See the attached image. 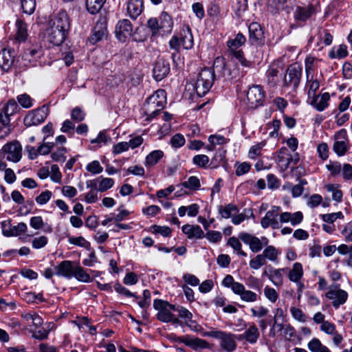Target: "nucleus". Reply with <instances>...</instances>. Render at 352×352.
I'll use <instances>...</instances> for the list:
<instances>
[{"instance_id": "5701e85b", "label": "nucleus", "mask_w": 352, "mask_h": 352, "mask_svg": "<svg viewBox=\"0 0 352 352\" xmlns=\"http://www.w3.org/2000/svg\"><path fill=\"white\" fill-rule=\"evenodd\" d=\"M178 36L184 49L190 50L193 47V36L191 29L188 25H184L181 28L180 33Z\"/></svg>"}, {"instance_id": "6ab92c4d", "label": "nucleus", "mask_w": 352, "mask_h": 352, "mask_svg": "<svg viewBox=\"0 0 352 352\" xmlns=\"http://www.w3.org/2000/svg\"><path fill=\"white\" fill-rule=\"evenodd\" d=\"M7 223L4 221L1 223L3 234L6 236H16L20 235L21 234H24L28 230L27 225L21 222L19 223L16 226H12L8 223V228H6Z\"/></svg>"}, {"instance_id": "79ce46f5", "label": "nucleus", "mask_w": 352, "mask_h": 352, "mask_svg": "<svg viewBox=\"0 0 352 352\" xmlns=\"http://www.w3.org/2000/svg\"><path fill=\"white\" fill-rule=\"evenodd\" d=\"M307 346L312 352H324V350H329L326 346L321 343L319 339L316 338L309 342Z\"/></svg>"}, {"instance_id": "c03bdc74", "label": "nucleus", "mask_w": 352, "mask_h": 352, "mask_svg": "<svg viewBox=\"0 0 352 352\" xmlns=\"http://www.w3.org/2000/svg\"><path fill=\"white\" fill-rule=\"evenodd\" d=\"M182 186L186 188L195 190L199 188L201 184L197 177L190 176L187 181L182 184Z\"/></svg>"}, {"instance_id": "a18cd8bd", "label": "nucleus", "mask_w": 352, "mask_h": 352, "mask_svg": "<svg viewBox=\"0 0 352 352\" xmlns=\"http://www.w3.org/2000/svg\"><path fill=\"white\" fill-rule=\"evenodd\" d=\"M210 162L209 157L204 154L195 155L192 158V163L199 167L206 168Z\"/></svg>"}, {"instance_id": "e433bc0d", "label": "nucleus", "mask_w": 352, "mask_h": 352, "mask_svg": "<svg viewBox=\"0 0 352 352\" xmlns=\"http://www.w3.org/2000/svg\"><path fill=\"white\" fill-rule=\"evenodd\" d=\"M218 212L222 218L228 219L231 217L233 214L237 213L239 209L236 205L229 204L225 206H219Z\"/></svg>"}, {"instance_id": "09e8293b", "label": "nucleus", "mask_w": 352, "mask_h": 352, "mask_svg": "<svg viewBox=\"0 0 352 352\" xmlns=\"http://www.w3.org/2000/svg\"><path fill=\"white\" fill-rule=\"evenodd\" d=\"M227 244L231 246L235 251H237L238 254L242 256H247V254L241 250V243L238 238L235 236L230 237Z\"/></svg>"}, {"instance_id": "a878e982", "label": "nucleus", "mask_w": 352, "mask_h": 352, "mask_svg": "<svg viewBox=\"0 0 352 352\" xmlns=\"http://www.w3.org/2000/svg\"><path fill=\"white\" fill-rule=\"evenodd\" d=\"M329 100V94L325 92L321 96L314 95V96H312L310 104L318 111H322L328 107Z\"/></svg>"}, {"instance_id": "680f3d73", "label": "nucleus", "mask_w": 352, "mask_h": 352, "mask_svg": "<svg viewBox=\"0 0 352 352\" xmlns=\"http://www.w3.org/2000/svg\"><path fill=\"white\" fill-rule=\"evenodd\" d=\"M322 219L327 223H333L337 219H342L344 217L341 212L324 214L320 215Z\"/></svg>"}, {"instance_id": "4c0bfd02", "label": "nucleus", "mask_w": 352, "mask_h": 352, "mask_svg": "<svg viewBox=\"0 0 352 352\" xmlns=\"http://www.w3.org/2000/svg\"><path fill=\"white\" fill-rule=\"evenodd\" d=\"M303 275L302 265L300 263L296 262L293 265L292 269L289 273V279L294 283H298Z\"/></svg>"}, {"instance_id": "0eeeda50", "label": "nucleus", "mask_w": 352, "mask_h": 352, "mask_svg": "<svg viewBox=\"0 0 352 352\" xmlns=\"http://www.w3.org/2000/svg\"><path fill=\"white\" fill-rule=\"evenodd\" d=\"M302 67L298 63L290 65L285 72L284 77V86L292 87L296 89L300 84L302 76Z\"/></svg>"}, {"instance_id": "c756f323", "label": "nucleus", "mask_w": 352, "mask_h": 352, "mask_svg": "<svg viewBox=\"0 0 352 352\" xmlns=\"http://www.w3.org/2000/svg\"><path fill=\"white\" fill-rule=\"evenodd\" d=\"M143 8V0H129L127 12L131 18L135 19L142 13Z\"/></svg>"}, {"instance_id": "f8f14e48", "label": "nucleus", "mask_w": 352, "mask_h": 352, "mask_svg": "<svg viewBox=\"0 0 352 352\" xmlns=\"http://www.w3.org/2000/svg\"><path fill=\"white\" fill-rule=\"evenodd\" d=\"M280 207L273 206L270 210H268L265 215L261 220V227L266 229L271 227L272 229L276 230L281 227L277 217L279 215Z\"/></svg>"}, {"instance_id": "58836bf2", "label": "nucleus", "mask_w": 352, "mask_h": 352, "mask_svg": "<svg viewBox=\"0 0 352 352\" xmlns=\"http://www.w3.org/2000/svg\"><path fill=\"white\" fill-rule=\"evenodd\" d=\"M261 254L266 261L269 260L272 262H276L280 252L274 246L270 245L267 246Z\"/></svg>"}, {"instance_id": "f257e3e1", "label": "nucleus", "mask_w": 352, "mask_h": 352, "mask_svg": "<svg viewBox=\"0 0 352 352\" xmlns=\"http://www.w3.org/2000/svg\"><path fill=\"white\" fill-rule=\"evenodd\" d=\"M46 30L48 41L55 45H61L67 36L71 24L69 15L65 10L56 14L49 21Z\"/></svg>"}, {"instance_id": "ea45409f", "label": "nucleus", "mask_w": 352, "mask_h": 352, "mask_svg": "<svg viewBox=\"0 0 352 352\" xmlns=\"http://www.w3.org/2000/svg\"><path fill=\"white\" fill-rule=\"evenodd\" d=\"M285 269H272L270 272L269 278L276 286H280L283 284V276L282 272Z\"/></svg>"}, {"instance_id": "4468645a", "label": "nucleus", "mask_w": 352, "mask_h": 352, "mask_svg": "<svg viewBox=\"0 0 352 352\" xmlns=\"http://www.w3.org/2000/svg\"><path fill=\"white\" fill-rule=\"evenodd\" d=\"M107 34V19L104 16H100L89 38V42L95 45L100 41Z\"/></svg>"}, {"instance_id": "4d7b16f0", "label": "nucleus", "mask_w": 352, "mask_h": 352, "mask_svg": "<svg viewBox=\"0 0 352 352\" xmlns=\"http://www.w3.org/2000/svg\"><path fill=\"white\" fill-rule=\"evenodd\" d=\"M267 187L271 190H276L280 186V180L274 174H268L266 177Z\"/></svg>"}, {"instance_id": "7ed1b4c3", "label": "nucleus", "mask_w": 352, "mask_h": 352, "mask_svg": "<svg viewBox=\"0 0 352 352\" xmlns=\"http://www.w3.org/2000/svg\"><path fill=\"white\" fill-rule=\"evenodd\" d=\"M212 71L215 77L223 78L224 80H231L240 76L239 70L235 65H228L223 56L217 57L213 63Z\"/></svg>"}, {"instance_id": "774afa93", "label": "nucleus", "mask_w": 352, "mask_h": 352, "mask_svg": "<svg viewBox=\"0 0 352 352\" xmlns=\"http://www.w3.org/2000/svg\"><path fill=\"white\" fill-rule=\"evenodd\" d=\"M86 169L93 174H99L102 171L103 168L98 161L94 160L87 165Z\"/></svg>"}, {"instance_id": "c9c22d12", "label": "nucleus", "mask_w": 352, "mask_h": 352, "mask_svg": "<svg viewBox=\"0 0 352 352\" xmlns=\"http://www.w3.org/2000/svg\"><path fill=\"white\" fill-rule=\"evenodd\" d=\"M16 40L19 42H23L28 37L27 24L22 20L18 19L16 21Z\"/></svg>"}, {"instance_id": "864d4df0", "label": "nucleus", "mask_w": 352, "mask_h": 352, "mask_svg": "<svg viewBox=\"0 0 352 352\" xmlns=\"http://www.w3.org/2000/svg\"><path fill=\"white\" fill-rule=\"evenodd\" d=\"M265 145V142H261L252 146L248 153V156L250 159L254 160L261 153L262 148Z\"/></svg>"}, {"instance_id": "49530a36", "label": "nucleus", "mask_w": 352, "mask_h": 352, "mask_svg": "<svg viewBox=\"0 0 352 352\" xmlns=\"http://www.w3.org/2000/svg\"><path fill=\"white\" fill-rule=\"evenodd\" d=\"M230 55L233 57H234L239 63L244 67H250L253 62L247 60L245 58L244 53L242 50L240 51H235L234 53L230 54Z\"/></svg>"}, {"instance_id": "cd10ccee", "label": "nucleus", "mask_w": 352, "mask_h": 352, "mask_svg": "<svg viewBox=\"0 0 352 352\" xmlns=\"http://www.w3.org/2000/svg\"><path fill=\"white\" fill-rule=\"evenodd\" d=\"M182 230L183 233L187 235L188 239H202L204 233L201 227L198 225L186 224L182 226Z\"/></svg>"}, {"instance_id": "2f4dec72", "label": "nucleus", "mask_w": 352, "mask_h": 352, "mask_svg": "<svg viewBox=\"0 0 352 352\" xmlns=\"http://www.w3.org/2000/svg\"><path fill=\"white\" fill-rule=\"evenodd\" d=\"M314 12V8L312 5L306 7H297L294 16L296 20L305 21Z\"/></svg>"}, {"instance_id": "6e6552de", "label": "nucleus", "mask_w": 352, "mask_h": 352, "mask_svg": "<svg viewBox=\"0 0 352 352\" xmlns=\"http://www.w3.org/2000/svg\"><path fill=\"white\" fill-rule=\"evenodd\" d=\"M325 296L332 300V305L335 309H338L340 305H344L348 298V294L346 291L340 288L339 284L331 285Z\"/></svg>"}, {"instance_id": "6e6d98bb", "label": "nucleus", "mask_w": 352, "mask_h": 352, "mask_svg": "<svg viewBox=\"0 0 352 352\" xmlns=\"http://www.w3.org/2000/svg\"><path fill=\"white\" fill-rule=\"evenodd\" d=\"M178 312L179 316L183 319H185L186 323L188 324V322H192V314L190 311H189L186 308L179 306L177 307H175V310Z\"/></svg>"}, {"instance_id": "b1692460", "label": "nucleus", "mask_w": 352, "mask_h": 352, "mask_svg": "<svg viewBox=\"0 0 352 352\" xmlns=\"http://www.w3.org/2000/svg\"><path fill=\"white\" fill-rule=\"evenodd\" d=\"M249 39L252 44H258L263 42V31L258 23H252L248 27Z\"/></svg>"}, {"instance_id": "0e129e2a", "label": "nucleus", "mask_w": 352, "mask_h": 352, "mask_svg": "<svg viewBox=\"0 0 352 352\" xmlns=\"http://www.w3.org/2000/svg\"><path fill=\"white\" fill-rule=\"evenodd\" d=\"M265 296L271 302H275L278 298V294L275 289L266 286L264 289Z\"/></svg>"}, {"instance_id": "bf43d9fd", "label": "nucleus", "mask_w": 352, "mask_h": 352, "mask_svg": "<svg viewBox=\"0 0 352 352\" xmlns=\"http://www.w3.org/2000/svg\"><path fill=\"white\" fill-rule=\"evenodd\" d=\"M66 152L67 149L65 147L58 148L56 151L51 154V157L56 162H65L66 159L65 154Z\"/></svg>"}, {"instance_id": "1a4fd4ad", "label": "nucleus", "mask_w": 352, "mask_h": 352, "mask_svg": "<svg viewBox=\"0 0 352 352\" xmlns=\"http://www.w3.org/2000/svg\"><path fill=\"white\" fill-rule=\"evenodd\" d=\"M265 91L260 85L250 87L247 92V100L250 108H256L263 104L265 99Z\"/></svg>"}, {"instance_id": "39448f33", "label": "nucleus", "mask_w": 352, "mask_h": 352, "mask_svg": "<svg viewBox=\"0 0 352 352\" xmlns=\"http://www.w3.org/2000/svg\"><path fill=\"white\" fill-rule=\"evenodd\" d=\"M153 307L157 311V319L162 322H169L173 320V314L171 311L175 310V306L168 302L155 299L153 302Z\"/></svg>"}, {"instance_id": "f704fd0d", "label": "nucleus", "mask_w": 352, "mask_h": 352, "mask_svg": "<svg viewBox=\"0 0 352 352\" xmlns=\"http://www.w3.org/2000/svg\"><path fill=\"white\" fill-rule=\"evenodd\" d=\"M164 152L161 150H155L151 152L145 160V166L146 167H151L156 165L159 161L164 157Z\"/></svg>"}, {"instance_id": "de8ad7c7", "label": "nucleus", "mask_w": 352, "mask_h": 352, "mask_svg": "<svg viewBox=\"0 0 352 352\" xmlns=\"http://www.w3.org/2000/svg\"><path fill=\"white\" fill-rule=\"evenodd\" d=\"M23 12L27 14H32L36 8V0H21Z\"/></svg>"}, {"instance_id": "bb28decb", "label": "nucleus", "mask_w": 352, "mask_h": 352, "mask_svg": "<svg viewBox=\"0 0 352 352\" xmlns=\"http://www.w3.org/2000/svg\"><path fill=\"white\" fill-rule=\"evenodd\" d=\"M236 289V292H235V294L239 295L242 301L246 302H254L258 298V295L255 292L246 289L242 283L241 285H238Z\"/></svg>"}, {"instance_id": "603ef678", "label": "nucleus", "mask_w": 352, "mask_h": 352, "mask_svg": "<svg viewBox=\"0 0 352 352\" xmlns=\"http://www.w3.org/2000/svg\"><path fill=\"white\" fill-rule=\"evenodd\" d=\"M222 285L226 287H230L233 293L235 294V292H236V287H237L238 285H241V283L239 282H235L233 277L231 275L228 274L223 278L222 281Z\"/></svg>"}, {"instance_id": "37998d69", "label": "nucleus", "mask_w": 352, "mask_h": 352, "mask_svg": "<svg viewBox=\"0 0 352 352\" xmlns=\"http://www.w3.org/2000/svg\"><path fill=\"white\" fill-rule=\"evenodd\" d=\"M2 109L5 115L10 117L19 111V107L14 99H10Z\"/></svg>"}, {"instance_id": "5fc2aeb1", "label": "nucleus", "mask_w": 352, "mask_h": 352, "mask_svg": "<svg viewBox=\"0 0 352 352\" xmlns=\"http://www.w3.org/2000/svg\"><path fill=\"white\" fill-rule=\"evenodd\" d=\"M147 26L151 30L152 36L160 34L159 19L157 18H150L147 21Z\"/></svg>"}, {"instance_id": "c85d7f7f", "label": "nucleus", "mask_w": 352, "mask_h": 352, "mask_svg": "<svg viewBox=\"0 0 352 352\" xmlns=\"http://www.w3.org/2000/svg\"><path fill=\"white\" fill-rule=\"evenodd\" d=\"M245 42L246 38L245 36L242 33L239 32L234 38H230L226 43L229 54H232L235 51H240L239 47L245 44Z\"/></svg>"}, {"instance_id": "052dcab7", "label": "nucleus", "mask_w": 352, "mask_h": 352, "mask_svg": "<svg viewBox=\"0 0 352 352\" xmlns=\"http://www.w3.org/2000/svg\"><path fill=\"white\" fill-rule=\"evenodd\" d=\"M52 193L51 191L46 190L42 192L38 196H37L35 199L36 202L39 205H44L47 204L50 199L52 198Z\"/></svg>"}, {"instance_id": "423d86ee", "label": "nucleus", "mask_w": 352, "mask_h": 352, "mask_svg": "<svg viewBox=\"0 0 352 352\" xmlns=\"http://www.w3.org/2000/svg\"><path fill=\"white\" fill-rule=\"evenodd\" d=\"M49 113L48 106L44 104L38 109L30 111L25 116L23 123L28 127L38 125L45 120Z\"/></svg>"}, {"instance_id": "8fccbe9b", "label": "nucleus", "mask_w": 352, "mask_h": 352, "mask_svg": "<svg viewBox=\"0 0 352 352\" xmlns=\"http://www.w3.org/2000/svg\"><path fill=\"white\" fill-rule=\"evenodd\" d=\"M267 261L262 254H257L254 258L250 261V267L254 270H258L262 266L266 265Z\"/></svg>"}, {"instance_id": "72a5a7b5", "label": "nucleus", "mask_w": 352, "mask_h": 352, "mask_svg": "<svg viewBox=\"0 0 352 352\" xmlns=\"http://www.w3.org/2000/svg\"><path fill=\"white\" fill-rule=\"evenodd\" d=\"M107 0H86L85 7L91 14H96L100 12Z\"/></svg>"}, {"instance_id": "e2e57ef3", "label": "nucleus", "mask_w": 352, "mask_h": 352, "mask_svg": "<svg viewBox=\"0 0 352 352\" xmlns=\"http://www.w3.org/2000/svg\"><path fill=\"white\" fill-rule=\"evenodd\" d=\"M186 140L183 135L177 133L170 139V144L174 148H180L185 144Z\"/></svg>"}, {"instance_id": "473e14b6", "label": "nucleus", "mask_w": 352, "mask_h": 352, "mask_svg": "<svg viewBox=\"0 0 352 352\" xmlns=\"http://www.w3.org/2000/svg\"><path fill=\"white\" fill-rule=\"evenodd\" d=\"M260 333L255 324L252 323L244 332L245 340L250 343L255 344L259 338Z\"/></svg>"}, {"instance_id": "dca6fc26", "label": "nucleus", "mask_w": 352, "mask_h": 352, "mask_svg": "<svg viewBox=\"0 0 352 352\" xmlns=\"http://www.w3.org/2000/svg\"><path fill=\"white\" fill-rule=\"evenodd\" d=\"M170 72V65L168 61L164 58H158L153 69V78L157 81L164 79Z\"/></svg>"}, {"instance_id": "a211bd4d", "label": "nucleus", "mask_w": 352, "mask_h": 352, "mask_svg": "<svg viewBox=\"0 0 352 352\" xmlns=\"http://www.w3.org/2000/svg\"><path fill=\"white\" fill-rule=\"evenodd\" d=\"M239 239H240L244 243L248 245L250 249L254 253H257L263 249L260 239L249 233H240L239 234Z\"/></svg>"}, {"instance_id": "2eb2a0df", "label": "nucleus", "mask_w": 352, "mask_h": 352, "mask_svg": "<svg viewBox=\"0 0 352 352\" xmlns=\"http://www.w3.org/2000/svg\"><path fill=\"white\" fill-rule=\"evenodd\" d=\"M133 26L129 19L120 20L116 27V36L120 42H125L132 35Z\"/></svg>"}, {"instance_id": "f03ea898", "label": "nucleus", "mask_w": 352, "mask_h": 352, "mask_svg": "<svg viewBox=\"0 0 352 352\" xmlns=\"http://www.w3.org/2000/svg\"><path fill=\"white\" fill-rule=\"evenodd\" d=\"M166 101V91L164 89H158L149 96L144 105V111L147 116L146 120H151L155 118L164 108Z\"/></svg>"}, {"instance_id": "7c9ffc66", "label": "nucleus", "mask_w": 352, "mask_h": 352, "mask_svg": "<svg viewBox=\"0 0 352 352\" xmlns=\"http://www.w3.org/2000/svg\"><path fill=\"white\" fill-rule=\"evenodd\" d=\"M235 335L231 333H226L220 340V346L227 352H233L236 348Z\"/></svg>"}, {"instance_id": "13d9d810", "label": "nucleus", "mask_w": 352, "mask_h": 352, "mask_svg": "<svg viewBox=\"0 0 352 352\" xmlns=\"http://www.w3.org/2000/svg\"><path fill=\"white\" fill-rule=\"evenodd\" d=\"M16 98L18 102L23 108L28 109L32 106V98L27 94L19 95Z\"/></svg>"}, {"instance_id": "ddd939ff", "label": "nucleus", "mask_w": 352, "mask_h": 352, "mask_svg": "<svg viewBox=\"0 0 352 352\" xmlns=\"http://www.w3.org/2000/svg\"><path fill=\"white\" fill-rule=\"evenodd\" d=\"M43 55V50L38 43H30L27 47L21 56L22 59L27 63H31L37 60Z\"/></svg>"}, {"instance_id": "a19ab883", "label": "nucleus", "mask_w": 352, "mask_h": 352, "mask_svg": "<svg viewBox=\"0 0 352 352\" xmlns=\"http://www.w3.org/2000/svg\"><path fill=\"white\" fill-rule=\"evenodd\" d=\"M73 276L75 277L78 280L81 282L89 283L91 281L89 274L87 273L85 270L79 265L75 267Z\"/></svg>"}, {"instance_id": "9d476101", "label": "nucleus", "mask_w": 352, "mask_h": 352, "mask_svg": "<svg viewBox=\"0 0 352 352\" xmlns=\"http://www.w3.org/2000/svg\"><path fill=\"white\" fill-rule=\"evenodd\" d=\"M21 146L17 141L5 144L0 151V157L6 154L8 161L17 162L21 158Z\"/></svg>"}, {"instance_id": "20e7f679", "label": "nucleus", "mask_w": 352, "mask_h": 352, "mask_svg": "<svg viewBox=\"0 0 352 352\" xmlns=\"http://www.w3.org/2000/svg\"><path fill=\"white\" fill-rule=\"evenodd\" d=\"M215 75L210 68H204L199 73L194 89L199 97L205 96L212 87Z\"/></svg>"}, {"instance_id": "412c9836", "label": "nucleus", "mask_w": 352, "mask_h": 352, "mask_svg": "<svg viewBox=\"0 0 352 352\" xmlns=\"http://www.w3.org/2000/svg\"><path fill=\"white\" fill-rule=\"evenodd\" d=\"M180 341L193 350H199L210 348L209 343L203 339L199 338H192L190 336H184L179 338Z\"/></svg>"}, {"instance_id": "4be33fe9", "label": "nucleus", "mask_w": 352, "mask_h": 352, "mask_svg": "<svg viewBox=\"0 0 352 352\" xmlns=\"http://www.w3.org/2000/svg\"><path fill=\"white\" fill-rule=\"evenodd\" d=\"M74 270L75 267L71 261H63L55 267V274L69 279L73 277Z\"/></svg>"}, {"instance_id": "338daca9", "label": "nucleus", "mask_w": 352, "mask_h": 352, "mask_svg": "<svg viewBox=\"0 0 352 352\" xmlns=\"http://www.w3.org/2000/svg\"><path fill=\"white\" fill-rule=\"evenodd\" d=\"M151 228L153 233L160 234L165 237L169 236L171 233V229L168 226L153 225Z\"/></svg>"}, {"instance_id": "69168bd1", "label": "nucleus", "mask_w": 352, "mask_h": 352, "mask_svg": "<svg viewBox=\"0 0 352 352\" xmlns=\"http://www.w3.org/2000/svg\"><path fill=\"white\" fill-rule=\"evenodd\" d=\"M114 181L111 178H103L99 183L98 190L100 192H104L113 187Z\"/></svg>"}, {"instance_id": "393cba45", "label": "nucleus", "mask_w": 352, "mask_h": 352, "mask_svg": "<svg viewBox=\"0 0 352 352\" xmlns=\"http://www.w3.org/2000/svg\"><path fill=\"white\" fill-rule=\"evenodd\" d=\"M158 19L160 35L163 36L170 34L173 26V21L171 16L168 13L163 12Z\"/></svg>"}, {"instance_id": "f3484780", "label": "nucleus", "mask_w": 352, "mask_h": 352, "mask_svg": "<svg viewBox=\"0 0 352 352\" xmlns=\"http://www.w3.org/2000/svg\"><path fill=\"white\" fill-rule=\"evenodd\" d=\"M336 141L333 144V151L339 156L344 155L346 152L347 147V134L345 129L340 130L336 135Z\"/></svg>"}, {"instance_id": "aec40b11", "label": "nucleus", "mask_w": 352, "mask_h": 352, "mask_svg": "<svg viewBox=\"0 0 352 352\" xmlns=\"http://www.w3.org/2000/svg\"><path fill=\"white\" fill-rule=\"evenodd\" d=\"M14 51L3 49L0 52V67L5 72L9 71L14 60Z\"/></svg>"}, {"instance_id": "9b49d317", "label": "nucleus", "mask_w": 352, "mask_h": 352, "mask_svg": "<svg viewBox=\"0 0 352 352\" xmlns=\"http://www.w3.org/2000/svg\"><path fill=\"white\" fill-rule=\"evenodd\" d=\"M314 58H309L305 60V71L307 74V86L309 87L308 97L309 99L314 96L316 91L320 87V82L318 80H314V76L312 74L314 72L313 63Z\"/></svg>"}, {"instance_id": "3c124183", "label": "nucleus", "mask_w": 352, "mask_h": 352, "mask_svg": "<svg viewBox=\"0 0 352 352\" xmlns=\"http://www.w3.org/2000/svg\"><path fill=\"white\" fill-rule=\"evenodd\" d=\"M69 243L75 245L79 247L88 248L90 246V243L85 240L83 236H69L68 238Z\"/></svg>"}]
</instances>
